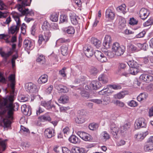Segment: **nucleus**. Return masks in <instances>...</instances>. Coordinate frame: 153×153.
Masks as SVG:
<instances>
[{
	"label": "nucleus",
	"mask_w": 153,
	"mask_h": 153,
	"mask_svg": "<svg viewBox=\"0 0 153 153\" xmlns=\"http://www.w3.org/2000/svg\"><path fill=\"white\" fill-rule=\"evenodd\" d=\"M111 132L113 137L116 138L119 131V127L114 123H111L110 125Z\"/></svg>",
	"instance_id": "10"
},
{
	"label": "nucleus",
	"mask_w": 153,
	"mask_h": 153,
	"mask_svg": "<svg viewBox=\"0 0 153 153\" xmlns=\"http://www.w3.org/2000/svg\"><path fill=\"white\" fill-rule=\"evenodd\" d=\"M148 97V94L146 93H140L137 97V99L138 101L140 102L145 100Z\"/></svg>",
	"instance_id": "26"
},
{
	"label": "nucleus",
	"mask_w": 153,
	"mask_h": 153,
	"mask_svg": "<svg viewBox=\"0 0 153 153\" xmlns=\"http://www.w3.org/2000/svg\"><path fill=\"white\" fill-rule=\"evenodd\" d=\"M153 24V18H151L143 24V25L145 27H146Z\"/></svg>",
	"instance_id": "48"
},
{
	"label": "nucleus",
	"mask_w": 153,
	"mask_h": 153,
	"mask_svg": "<svg viewBox=\"0 0 153 153\" xmlns=\"http://www.w3.org/2000/svg\"><path fill=\"white\" fill-rule=\"evenodd\" d=\"M25 88L26 91L30 93H34L37 91L36 86L31 82L26 83Z\"/></svg>",
	"instance_id": "8"
},
{
	"label": "nucleus",
	"mask_w": 153,
	"mask_h": 153,
	"mask_svg": "<svg viewBox=\"0 0 153 153\" xmlns=\"http://www.w3.org/2000/svg\"><path fill=\"white\" fill-rule=\"evenodd\" d=\"M68 140L70 142L74 144L79 143L80 142V140L75 135H71Z\"/></svg>",
	"instance_id": "23"
},
{
	"label": "nucleus",
	"mask_w": 153,
	"mask_h": 153,
	"mask_svg": "<svg viewBox=\"0 0 153 153\" xmlns=\"http://www.w3.org/2000/svg\"><path fill=\"white\" fill-rule=\"evenodd\" d=\"M20 131L21 132L25 133H29V130L22 126H21Z\"/></svg>",
	"instance_id": "61"
},
{
	"label": "nucleus",
	"mask_w": 153,
	"mask_h": 153,
	"mask_svg": "<svg viewBox=\"0 0 153 153\" xmlns=\"http://www.w3.org/2000/svg\"><path fill=\"white\" fill-rule=\"evenodd\" d=\"M125 95L126 94L125 93L122 91L114 95V97L115 99H120L124 98Z\"/></svg>",
	"instance_id": "33"
},
{
	"label": "nucleus",
	"mask_w": 153,
	"mask_h": 153,
	"mask_svg": "<svg viewBox=\"0 0 153 153\" xmlns=\"http://www.w3.org/2000/svg\"><path fill=\"white\" fill-rule=\"evenodd\" d=\"M146 74H142L139 77L140 80L144 82H146Z\"/></svg>",
	"instance_id": "63"
},
{
	"label": "nucleus",
	"mask_w": 153,
	"mask_h": 153,
	"mask_svg": "<svg viewBox=\"0 0 153 153\" xmlns=\"http://www.w3.org/2000/svg\"><path fill=\"white\" fill-rule=\"evenodd\" d=\"M23 46L27 50H31L34 48V43L30 40L25 39L23 42Z\"/></svg>",
	"instance_id": "12"
},
{
	"label": "nucleus",
	"mask_w": 153,
	"mask_h": 153,
	"mask_svg": "<svg viewBox=\"0 0 153 153\" xmlns=\"http://www.w3.org/2000/svg\"><path fill=\"white\" fill-rule=\"evenodd\" d=\"M110 98L109 97L106 96L103 99L102 101L103 104L106 105L110 103Z\"/></svg>",
	"instance_id": "51"
},
{
	"label": "nucleus",
	"mask_w": 153,
	"mask_h": 153,
	"mask_svg": "<svg viewBox=\"0 0 153 153\" xmlns=\"http://www.w3.org/2000/svg\"><path fill=\"white\" fill-rule=\"evenodd\" d=\"M37 62L41 63L43 64L45 62V56L43 55L39 56L36 59Z\"/></svg>",
	"instance_id": "43"
},
{
	"label": "nucleus",
	"mask_w": 153,
	"mask_h": 153,
	"mask_svg": "<svg viewBox=\"0 0 153 153\" xmlns=\"http://www.w3.org/2000/svg\"><path fill=\"white\" fill-rule=\"evenodd\" d=\"M146 126L145 120L143 117H140L136 120L134 124V127L136 129L141 128L145 127Z\"/></svg>",
	"instance_id": "6"
},
{
	"label": "nucleus",
	"mask_w": 153,
	"mask_h": 153,
	"mask_svg": "<svg viewBox=\"0 0 153 153\" xmlns=\"http://www.w3.org/2000/svg\"><path fill=\"white\" fill-rule=\"evenodd\" d=\"M51 36L49 31L47 30L45 31L43 34L39 35L38 41L39 45H41L43 42H44L45 43H46L49 40Z\"/></svg>",
	"instance_id": "4"
},
{
	"label": "nucleus",
	"mask_w": 153,
	"mask_h": 153,
	"mask_svg": "<svg viewBox=\"0 0 153 153\" xmlns=\"http://www.w3.org/2000/svg\"><path fill=\"white\" fill-rule=\"evenodd\" d=\"M89 71L91 75H95L98 73L99 71L96 68L91 67L89 69Z\"/></svg>",
	"instance_id": "36"
},
{
	"label": "nucleus",
	"mask_w": 153,
	"mask_h": 153,
	"mask_svg": "<svg viewBox=\"0 0 153 153\" xmlns=\"http://www.w3.org/2000/svg\"><path fill=\"white\" fill-rule=\"evenodd\" d=\"M126 143V142L123 140H118L116 142V144L117 146H119L125 145Z\"/></svg>",
	"instance_id": "64"
},
{
	"label": "nucleus",
	"mask_w": 153,
	"mask_h": 153,
	"mask_svg": "<svg viewBox=\"0 0 153 153\" xmlns=\"http://www.w3.org/2000/svg\"><path fill=\"white\" fill-rule=\"evenodd\" d=\"M111 93L112 92L110 91L109 89L107 87L106 88H104L102 90L99 92V94L100 95L106 94L108 95Z\"/></svg>",
	"instance_id": "30"
},
{
	"label": "nucleus",
	"mask_w": 153,
	"mask_h": 153,
	"mask_svg": "<svg viewBox=\"0 0 153 153\" xmlns=\"http://www.w3.org/2000/svg\"><path fill=\"white\" fill-rule=\"evenodd\" d=\"M137 67H134L130 68L128 70L130 74L135 75L139 73V70Z\"/></svg>",
	"instance_id": "29"
},
{
	"label": "nucleus",
	"mask_w": 153,
	"mask_h": 153,
	"mask_svg": "<svg viewBox=\"0 0 153 153\" xmlns=\"http://www.w3.org/2000/svg\"><path fill=\"white\" fill-rule=\"evenodd\" d=\"M138 23L137 20L135 19L134 18L132 17L130 19L129 24L131 25H137Z\"/></svg>",
	"instance_id": "57"
},
{
	"label": "nucleus",
	"mask_w": 153,
	"mask_h": 153,
	"mask_svg": "<svg viewBox=\"0 0 153 153\" xmlns=\"http://www.w3.org/2000/svg\"><path fill=\"white\" fill-rule=\"evenodd\" d=\"M113 103L116 106L121 108L123 107L125 105L123 102L118 100L113 101Z\"/></svg>",
	"instance_id": "41"
},
{
	"label": "nucleus",
	"mask_w": 153,
	"mask_h": 153,
	"mask_svg": "<svg viewBox=\"0 0 153 153\" xmlns=\"http://www.w3.org/2000/svg\"><path fill=\"white\" fill-rule=\"evenodd\" d=\"M62 131L64 134L65 136L66 137L70 133V130L69 128L67 126L66 127L63 129Z\"/></svg>",
	"instance_id": "58"
},
{
	"label": "nucleus",
	"mask_w": 153,
	"mask_h": 153,
	"mask_svg": "<svg viewBox=\"0 0 153 153\" xmlns=\"http://www.w3.org/2000/svg\"><path fill=\"white\" fill-rule=\"evenodd\" d=\"M150 13V12L148 9L142 8L140 11L139 16L141 19L144 20L148 17Z\"/></svg>",
	"instance_id": "11"
},
{
	"label": "nucleus",
	"mask_w": 153,
	"mask_h": 153,
	"mask_svg": "<svg viewBox=\"0 0 153 153\" xmlns=\"http://www.w3.org/2000/svg\"><path fill=\"white\" fill-rule=\"evenodd\" d=\"M9 80L10 81V86L11 88L12 91L13 93L14 92L15 85V75L12 74L9 76L8 77Z\"/></svg>",
	"instance_id": "18"
},
{
	"label": "nucleus",
	"mask_w": 153,
	"mask_h": 153,
	"mask_svg": "<svg viewBox=\"0 0 153 153\" xmlns=\"http://www.w3.org/2000/svg\"><path fill=\"white\" fill-rule=\"evenodd\" d=\"M9 100L10 102V103L7 105V102H5L4 104V106H6V107L7 110H8L7 115L8 118L10 120H12L13 118V114L14 107L13 105V97H10L9 98Z\"/></svg>",
	"instance_id": "3"
},
{
	"label": "nucleus",
	"mask_w": 153,
	"mask_h": 153,
	"mask_svg": "<svg viewBox=\"0 0 153 153\" xmlns=\"http://www.w3.org/2000/svg\"><path fill=\"white\" fill-rule=\"evenodd\" d=\"M4 126L6 127L10 126L11 123V121L9 119H4L3 121Z\"/></svg>",
	"instance_id": "55"
},
{
	"label": "nucleus",
	"mask_w": 153,
	"mask_h": 153,
	"mask_svg": "<svg viewBox=\"0 0 153 153\" xmlns=\"http://www.w3.org/2000/svg\"><path fill=\"white\" fill-rule=\"evenodd\" d=\"M18 1H22L21 4H19L17 5V8L19 11L23 15H29L33 16L34 13L32 10H29L28 9H25L24 7L26 6H29L30 5L31 0H17Z\"/></svg>",
	"instance_id": "1"
},
{
	"label": "nucleus",
	"mask_w": 153,
	"mask_h": 153,
	"mask_svg": "<svg viewBox=\"0 0 153 153\" xmlns=\"http://www.w3.org/2000/svg\"><path fill=\"white\" fill-rule=\"evenodd\" d=\"M26 25L25 24L23 23L21 27V33L24 35L25 34L26 31Z\"/></svg>",
	"instance_id": "59"
},
{
	"label": "nucleus",
	"mask_w": 153,
	"mask_h": 153,
	"mask_svg": "<svg viewBox=\"0 0 153 153\" xmlns=\"http://www.w3.org/2000/svg\"><path fill=\"white\" fill-rule=\"evenodd\" d=\"M126 6L125 4H123L119 6L117 9L119 11H120L123 14H125L126 13Z\"/></svg>",
	"instance_id": "39"
},
{
	"label": "nucleus",
	"mask_w": 153,
	"mask_h": 153,
	"mask_svg": "<svg viewBox=\"0 0 153 153\" xmlns=\"http://www.w3.org/2000/svg\"><path fill=\"white\" fill-rule=\"evenodd\" d=\"M56 89L62 92H67L68 91V89L66 87L61 85H59L56 87Z\"/></svg>",
	"instance_id": "31"
},
{
	"label": "nucleus",
	"mask_w": 153,
	"mask_h": 153,
	"mask_svg": "<svg viewBox=\"0 0 153 153\" xmlns=\"http://www.w3.org/2000/svg\"><path fill=\"white\" fill-rule=\"evenodd\" d=\"M91 42L97 48L100 47L101 45V41L95 38H92L91 39Z\"/></svg>",
	"instance_id": "25"
},
{
	"label": "nucleus",
	"mask_w": 153,
	"mask_h": 153,
	"mask_svg": "<svg viewBox=\"0 0 153 153\" xmlns=\"http://www.w3.org/2000/svg\"><path fill=\"white\" fill-rule=\"evenodd\" d=\"M146 82L149 83L153 81V76L151 75L146 74Z\"/></svg>",
	"instance_id": "56"
},
{
	"label": "nucleus",
	"mask_w": 153,
	"mask_h": 153,
	"mask_svg": "<svg viewBox=\"0 0 153 153\" xmlns=\"http://www.w3.org/2000/svg\"><path fill=\"white\" fill-rule=\"evenodd\" d=\"M118 19H119V24L123 27L125 26V25L126 23L125 19L121 16H119L118 18Z\"/></svg>",
	"instance_id": "45"
},
{
	"label": "nucleus",
	"mask_w": 153,
	"mask_h": 153,
	"mask_svg": "<svg viewBox=\"0 0 153 153\" xmlns=\"http://www.w3.org/2000/svg\"><path fill=\"white\" fill-rule=\"evenodd\" d=\"M80 94L81 96L85 98H88L90 97L89 93L85 90L82 91Z\"/></svg>",
	"instance_id": "49"
},
{
	"label": "nucleus",
	"mask_w": 153,
	"mask_h": 153,
	"mask_svg": "<svg viewBox=\"0 0 153 153\" xmlns=\"http://www.w3.org/2000/svg\"><path fill=\"white\" fill-rule=\"evenodd\" d=\"M68 21L67 15L62 14L60 15L59 23H67Z\"/></svg>",
	"instance_id": "38"
},
{
	"label": "nucleus",
	"mask_w": 153,
	"mask_h": 153,
	"mask_svg": "<svg viewBox=\"0 0 153 153\" xmlns=\"http://www.w3.org/2000/svg\"><path fill=\"white\" fill-rule=\"evenodd\" d=\"M66 31L69 34H74L75 32L74 28L72 26H69L66 29Z\"/></svg>",
	"instance_id": "44"
},
{
	"label": "nucleus",
	"mask_w": 153,
	"mask_h": 153,
	"mask_svg": "<svg viewBox=\"0 0 153 153\" xmlns=\"http://www.w3.org/2000/svg\"><path fill=\"white\" fill-rule=\"evenodd\" d=\"M85 116L83 115H79L78 117L75 118V122L78 124H81L85 121Z\"/></svg>",
	"instance_id": "32"
},
{
	"label": "nucleus",
	"mask_w": 153,
	"mask_h": 153,
	"mask_svg": "<svg viewBox=\"0 0 153 153\" xmlns=\"http://www.w3.org/2000/svg\"><path fill=\"white\" fill-rule=\"evenodd\" d=\"M48 77L46 74L42 75L38 79V82L39 84H43L46 83L48 80Z\"/></svg>",
	"instance_id": "22"
},
{
	"label": "nucleus",
	"mask_w": 153,
	"mask_h": 153,
	"mask_svg": "<svg viewBox=\"0 0 153 153\" xmlns=\"http://www.w3.org/2000/svg\"><path fill=\"white\" fill-rule=\"evenodd\" d=\"M131 125L129 123H126L121 127V131L122 132L126 131L130 127Z\"/></svg>",
	"instance_id": "46"
},
{
	"label": "nucleus",
	"mask_w": 153,
	"mask_h": 153,
	"mask_svg": "<svg viewBox=\"0 0 153 153\" xmlns=\"http://www.w3.org/2000/svg\"><path fill=\"white\" fill-rule=\"evenodd\" d=\"M41 105L44 106L46 109L50 110L52 108H55V106L53 105H51V101H43L41 102Z\"/></svg>",
	"instance_id": "20"
},
{
	"label": "nucleus",
	"mask_w": 153,
	"mask_h": 153,
	"mask_svg": "<svg viewBox=\"0 0 153 153\" xmlns=\"http://www.w3.org/2000/svg\"><path fill=\"white\" fill-rule=\"evenodd\" d=\"M128 64L130 67V68L131 67H137V64L133 60H130L128 62Z\"/></svg>",
	"instance_id": "47"
},
{
	"label": "nucleus",
	"mask_w": 153,
	"mask_h": 153,
	"mask_svg": "<svg viewBox=\"0 0 153 153\" xmlns=\"http://www.w3.org/2000/svg\"><path fill=\"white\" fill-rule=\"evenodd\" d=\"M12 54V53L10 51L8 52L7 53H5L2 51H0V54L1 56L5 59L9 57Z\"/></svg>",
	"instance_id": "42"
},
{
	"label": "nucleus",
	"mask_w": 153,
	"mask_h": 153,
	"mask_svg": "<svg viewBox=\"0 0 153 153\" xmlns=\"http://www.w3.org/2000/svg\"><path fill=\"white\" fill-rule=\"evenodd\" d=\"M68 48L67 45H62L61 48V51L62 54L63 56H66L68 54Z\"/></svg>",
	"instance_id": "34"
},
{
	"label": "nucleus",
	"mask_w": 153,
	"mask_h": 153,
	"mask_svg": "<svg viewBox=\"0 0 153 153\" xmlns=\"http://www.w3.org/2000/svg\"><path fill=\"white\" fill-rule=\"evenodd\" d=\"M59 103L65 104L67 103L69 101V97L66 95H64L60 97L59 100Z\"/></svg>",
	"instance_id": "28"
},
{
	"label": "nucleus",
	"mask_w": 153,
	"mask_h": 153,
	"mask_svg": "<svg viewBox=\"0 0 153 153\" xmlns=\"http://www.w3.org/2000/svg\"><path fill=\"white\" fill-rule=\"evenodd\" d=\"M98 79L100 81L104 84L107 83L108 80V76L104 74L100 75Z\"/></svg>",
	"instance_id": "27"
},
{
	"label": "nucleus",
	"mask_w": 153,
	"mask_h": 153,
	"mask_svg": "<svg viewBox=\"0 0 153 153\" xmlns=\"http://www.w3.org/2000/svg\"><path fill=\"white\" fill-rule=\"evenodd\" d=\"M98 124L96 123H90L89 126V129L91 130H96L98 127Z\"/></svg>",
	"instance_id": "40"
},
{
	"label": "nucleus",
	"mask_w": 153,
	"mask_h": 153,
	"mask_svg": "<svg viewBox=\"0 0 153 153\" xmlns=\"http://www.w3.org/2000/svg\"><path fill=\"white\" fill-rule=\"evenodd\" d=\"M89 86L91 89L96 90L100 88L102 85L98 81L94 80L90 83Z\"/></svg>",
	"instance_id": "16"
},
{
	"label": "nucleus",
	"mask_w": 153,
	"mask_h": 153,
	"mask_svg": "<svg viewBox=\"0 0 153 153\" xmlns=\"http://www.w3.org/2000/svg\"><path fill=\"white\" fill-rule=\"evenodd\" d=\"M102 138L105 141L108 140L110 138V135L106 131L102 132L101 134Z\"/></svg>",
	"instance_id": "35"
},
{
	"label": "nucleus",
	"mask_w": 153,
	"mask_h": 153,
	"mask_svg": "<svg viewBox=\"0 0 153 153\" xmlns=\"http://www.w3.org/2000/svg\"><path fill=\"white\" fill-rule=\"evenodd\" d=\"M94 54L96 58L99 61L102 62H104L107 61V59L106 57L101 51H96L95 52Z\"/></svg>",
	"instance_id": "9"
},
{
	"label": "nucleus",
	"mask_w": 153,
	"mask_h": 153,
	"mask_svg": "<svg viewBox=\"0 0 153 153\" xmlns=\"http://www.w3.org/2000/svg\"><path fill=\"white\" fill-rule=\"evenodd\" d=\"M112 50L115 55L117 56H121L123 54L124 52V49L120 47L119 44L117 42L113 43Z\"/></svg>",
	"instance_id": "5"
},
{
	"label": "nucleus",
	"mask_w": 153,
	"mask_h": 153,
	"mask_svg": "<svg viewBox=\"0 0 153 153\" xmlns=\"http://www.w3.org/2000/svg\"><path fill=\"white\" fill-rule=\"evenodd\" d=\"M70 17L71 22L73 24L76 25L79 24L80 19L75 13H70Z\"/></svg>",
	"instance_id": "13"
},
{
	"label": "nucleus",
	"mask_w": 153,
	"mask_h": 153,
	"mask_svg": "<svg viewBox=\"0 0 153 153\" xmlns=\"http://www.w3.org/2000/svg\"><path fill=\"white\" fill-rule=\"evenodd\" d=\"M8 38L9 36L7 34H0V39H3L4 40H6V42L7 43L9 42V41L8 40Z\"/></svg>",
	"instance_id": "53"
},
{
	"label": "nucleus",
	"mask_w": 153,
	"mask_h": 153,
	"mask_svg": "<svg viewBox=\"0 0 153 153\" xmlns=\"http://www.w3.org/2000/svg\"><path fill=\"white\" fill-rule=\"evenodd\" d=\"M76 134L82 140L85 141H91L92 139L91 136L87 133L84 131H78Z\"/></svg>",
	"instance_id": "7"
},
{
	"label": "nucleus",
	"mask_w": 153,
	"mask_h": 153,
	"mask_svg": "<svg viewBox=\"0 0 153 153\" xmlns=\"http://www.w3.org/2000/svg\"><path fill=\"white\" fill-rule=\"evenodd\" d=\"M19 99L21 102H25L28 101V98L24 95H21L19 97Z\"/></svg>",
	"instance_id": "52"
},
{
	"label": "nucleus",
	"mask_w": 153,
	"mask_h": 153,
	"mask_svg": "<svg viewBox=\"0 0 153 153\" xmlns=\"http://www.w3.org/2000/svg\"><path fill=\"white\" fill-rule=\"evenodd\" d=\"M128 104L129 106L132 107H136L138 105L137 102L134 100L130 101L128 103Z\"/></svg>",
	"instance_id": "50"
},
{
	"label": "nucleus",
	"mask_w": 153,
	"mask_h": 153,
	"mask_svg": "<svg viewBox=\"0 0 153 153\" xmlns=\"http://www.w3.org/2000/svg\"><path fill=\"white\" fill-rule=\"evenodd\" d=\"M18 56L17 54H16L13 56L12 58L11 59V63L13 68H14L15 66V60L18 58Z\"/></svg>",
	"instance_id": "54"
},
{
	"label": "nucleus",
	"mask_w": 153,
	"mask_h": 153,
	"mask_svg": "<svg viewBox=\"0 0 153 153\" xmlns=\"http://www.w3.org/2000/svg\"><path fill=\"white\" fill-rule=\"evenodd\" d=\"M115 16V14L114 12L110 9H107L105 12V17L109 20L114 19Z\"/></svg>",
	"instance_id": "19"
},
{
	"label": "nucleus",
	"mask_w": 153,
	"mask_h": 153,
	"mask_svg": "<svg viewBox=\"0 0 153 153\" xmlns=\"http://www.w3.org/2000/svg\"><path fill=\"white\" fill-rule=\"evenodd\" d=\"M83 51L85 54L88 57H91L94 54V52L91 48H89L88 47H84Z\"/></svg>",
	"instance_id": "21"
},
{
	"label": "nucleus",
	"mask_w": 153,
	"mask_h": 153,
	"mask_svg": "<svg viewBox=\"0 0 153 153\" xmlns=\"http://www.w3.org/2000/svg\"><path fill=\"white\" fill-rule=\"evenodd\" d=\"M50 19L53 22H57L58 19V15L56 13H53L50 16Z\"/></svg>",
	"instance_id": "37"
},
{
	"label": "nucleus",
	"mask_w": 153,
	"mask_h": 153,
	"mask_svg": "<svg viewBox=\"0 0 153 153\" xmlns=\"http://www.w3.org/2000/svg\"><path fill=\"white\" fill-rule=\"evenodd\" d=\"M68 41L67 39H66L64 38H61L59 39L56 41V44L57 45H60V43L65 42Z\"/></svg>",
	"instance_id": "60"
},
{
	"label": "nucleus",
	"mask_w": 153,
	"mask_h": 153,
	"mask_svg": "<svg viewBox=\"0 0 153 153\" xmlns=\"http://www.w3.org/2000/svg\"><path fill=\"white\" fill-rule=\"evenodd\" d=\"M12 16L16 22V25H12L8 28L9 34L16 35L18 33L21 24L19 17L21 16L16 12L12 13Z\"/></svg>",
	"instance_id": "2"
},
{
	"label": "nucleus",
	"mask_w": 153,
	"mask_h": 153,
	"mask_svg": "<svg viewBox=\"0 0 153 153\" xmlns=\"http://www.w3.org/2000/svg\"><path fill=\"white\" fill-rule=\"evenodd\" d=\"M129 49L131 50V51H133L137 50V47L135 45H134L131 44L129 45Z\"/></svg>",
	"instance_id": "62"
},
{
	"label": "nucleus",
	"mask_w": 153,
	"mask_h": 153,
	"mask_svg": "<svg viewBox=\"0 0 153 153\" xmlns=\"http://www.w3.org/2000/svg\"><path fill=\"white\" fill-rule=\"evenodd\" d=\"M21 110L23 114L25 115L30 116L31 113V108L30 106L27 107L26 105L21 106Z\"/></svg>",
	"instance_id": "15"
},
{
	"label": "nucleus",
	"mask_w": 153,
	"mask_h": 153,
	"mask_svg": "<svg viewBox=\"0 0 153 153\" xmlns=\"http://www.w3.org/2000/svg\"><path fill=\"white\" fill-rule=\"evenodd\" d=\"M54 131V129L51 128H48L45 131V135L48 138H51L55 135Z\"/></svg>",
	"instance_id": "14"
},
{
	"label": "nucleus",
	"mask_w": 153,
	"mask_h": 153,
	"mask_svg": "<svg viewBox=\"0 0 153 153\" xmlns=\"http://www.w3.org/2000/svg\"><path fill=\"white\" fill-rule=\"evenodd\" d=\"M71 151L72 153H79L81 152H85V150L83 148H79V147L74 146L72 147Z\"/></svg>",
	"instance_id": "24"
},
{
	"label": "nucleus",
	"mask_w": 153,
	"mask_h": 153,
	"mask_svg": "<svg viewBox=\"0 0 153 153\" xmlns=\"http://www.w3.org/2000/svg\"><path fill=\"white\" fill-rule=\"evenodd\" d=\"M148 134V132L147 131L141 133H138L135 135L134 137L136 140L141 141Z\"/></svg>",
	"instance_id": "17"
}]
</instances>
